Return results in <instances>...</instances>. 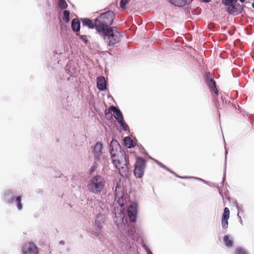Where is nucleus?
Wrapping results in <instances>:
<instances>
[{"label":"nucleus","mask_w":254,"mask_h":254,"mask_svg":"<svg viewBox=\"0 0 254 254\" xmlns=\"http://www.w3.org/2000/svg\"><path fill=\"white\" fill-rule=\"evenodd\" d=\"M137 206L136 203H132L128 207L127 212L129 220L131 222H134L136 220Z\"/></svg>","instance_id":"9"},{"label":"nucleus","mask_w":254,"mask_h":254,"mask_svg":"<svg viewBox=\"0 0 254 254\" xmlns=\"http://www.w3.org/2000/svg\"><path fill=\"white\" fill-rule=\"evenodd\" d=\"M110 110L113 112L114 117L117 120L118 122L124 119L121 111L118 108L111 106L110 107Z\"/></svg>","instance_id":"14"},{"label":"nucleus","mask_w":254,"mask_h":254,"mask_svg":"<svg viewBox=\"0 0 254 254\" xmlns=\"http://www.w3.org/2000/svg\"><path fill=\"white\" fill-rule=\"evenodd\" d=\"M226 9L229 14L236 15L242 12L243 7L240 4L236 3L229 6L226 7Z\"/></svg>","instance_id":"11"},{"label":"nucleus","mask_w":254,"mask_h":254,"mask_svg":"<svg viewBox=\"0 0 254 254\" xmlns=\"http://www.w3.org/2000/svg\"><path fill=\"white\" fill-rule=\"evenodd\" d=\"M236 207L238 211L237 216L239 217L240 219H241V217L239 216V214L242 211V206L241 205H237ZM241 222H242V220H241Z\"/></svg>","instance_id":"31"},{"label":"nucleus","mask_w":254,"mask_h":254,"mask_svg":"<svg viewBox=\"0 0 254 254\" xmlns=\"http://www.w3.org/2000/svg\"><path fill=\"white\" fill-rule=\"evenodd\" d=\"M230 216V210L228 208L225 207L224 209V212L223 213L221 225L222 227L224 229H226L228 226V219Z\"/></svg>","instance_id":"13"},{"label":"nucleus","mask_w":254,"mask_h":254,"mask_svg":"<svg viewBox=\"0 0 254 254\" xmlns=\"http://www.w3.org/2000/svg\"><path fill=\"white\" fill-rule=\"evenodd\" d=\"M69 14L70 12L67 10H64L63 11V19L65 22H68L69 21Z\"/></svg>","instance_id":"24"},{"label":"nucleus","mask_w":254,"mask_h":254,"mask_svg":"<svg viewBox=\"0 0 254 254\" xmlns=\"http://www.w3.org/2000/svg\"><path fill=\"white\" fill-rule=\"evenodd\" d=\"M59 6L61 9H64L67 7V4L64 0H59Z\"/></svg>","instance_id":"27"},{"label":"nucleus","mask_w":254,"mask_h":254,"mask_svg":"<svg viewBox=\"0 0 254 254\" xmlns=\"http://www.w3.org/2000/svg\"><path fill=\"white\" fill-rule=\"evenodd\" d=\"M103 153V144L100 142H97L93 148L94 156L97 160H100Z\"/></svg>","instance_id":"12"},{"label":"nucleus","mask_w":254,"mask_h":254,"mask_svg":"<svg viewBox=\"0 0 254 254\" xmlns=\"http://www.w3.org/2000/svg\"><path fill=\"white\" fill-rule=\"evenodd\" d=\"M106 40V42L110 46L114 45L119 43L122 37L121 34L117 30L116 27L109 28V29L105 31L103 34H100Z\"/></svg>","instance_id":"5"},{"label":"nucleus","mask_w":254,"mask_h":254,"mask_svg":"<svg viewBox=\"0 0 254 254\" xmlns=\"http://www.w3.org/2000/svg\"><path fill=\"white\" fill-rule=\"evenodd\" d=\"M252 6H253V7L254 8V2L253 3Z\"/></svg>","instance_id":"41"},{"label":"nucleus","mask_w":254,"mask_h":254,"mask_svg":"<svg viewBox=\"0 0 254 254\" xmlns=\"http://www.w3.org/2000/svg\"><path fill=\"white\" fill-rule=\"evenodd\" d=\"M114 13L113 11H108L101 14L95 20V28L99 34H103L105 31L109 29L114 20Z\"/></svg>","instance_id":"3"},{"label":"nucleus","mask_w":254,"mask_h":254,"mask_svg":"<svg viewBox=\"0 0 254 254\" xmlns=\"http://www.w3.org/2000/svg\"><path fill=\"white\" fill-rule=\"evenodd\" d=\"M204 2H209L211 1V0H202Z\"/></svg>","instance_id":"38"},{"label":"nucleus","mask_w":254,"mask_h":254,"mask_svg":"<svg viewBox=\"0 0 254 254\" xmlns=\"http://www.w3.org/2000/svg\"><path fill=\"white\" fill-rule=\"evenodd\" d=\"M14 203H15L18 210L20 211L22 209L23 206L21 203V197L20 196H17L16 197Z\"/></svg>","instance_id":"21"},{"label":"nucleus","mask_w":254,"mask_h":254,"mask_svg":"<svg viewBox=\"0 0 254 254\" xmlns=\"http://www.w3.org/2000/svg\"><path fill=\"white\" fill-rule=\"evenodd\" d=\"M206 82L211 91H214L215 93L218 94V90L216 89V84L215 81L211 78H207Z\"/></svg>","instance_id":"18"},{"label":"nucleus","mask_w":254,"mask_h":254,"mask_svg":"<svg viewBox=\"0 0 254 254\" xmlns=\"http://www.w3.org/2000/svg\"><path fill=\"white\" fill-rule=\"evenodd\" d=\"M117 189L115 190V200H117L118 206L115 203V222L118 226L125 225L127 222V219L125 218L126 210L125 207V202L123 193L118 194Z\"/></svg>","instance_id":"2"},{"label":"nucleus","mask_w":254,"mask_h":254,"mask_svg":"<svg viewBox=\"0 0 254 254\" xmlns=\"http://www.w3.org/2000/svg\"><path fill=\"white\" fill-rule=\"evenodd\" d=\"M222 2L226 7H227L237 3V0H222Z\"/></svg>","instance_id":"25"},{"label":"nucleus","mask_w":254,"mask_h":254,"mask_svg":"<svg viewBox=\"0 0 254 254\" xmlns=\"http://www.w3.org/2000/svg\"><path fill=\"white\" fill-rule=\"evenodd\" d=\"M163 164H162L161 162L159 163V164H158V165L161 167V165H162Z\"/></svg>","instance_id":"40"},{"label":"nucleus","mask_w":254,"mask_h":254,"mask_svg":"<svg viewBox=\"0 0 254 254\" xmlns=\"http://www.w3.org/2000/svg\"><path fill=\"white\" fill-rule=\"evenodd\" d=\"M125 144L128 148L133 147L132 141L129 137H126L124 139Z\"/></svg>","instance_id":"23"},{"label":"nucleus","mask_w":254,"mask_h":254,"mask_svg":"<svg viewBox=\"0 0 254 254\" xmlns=\"http://www.w3.org/2000/svg\"><path fill=\"white\" fill-rule=\"evenodd\" d=\"M169 3L175 6L182 7L190 3L192 0H167Z\"/></svg>","instance_id":"15"},{"label":"nucleus","mask_w":254,"mask_h":254,"mask_svg":"<svg viewBox=\"0 0 254 254\" xmlns=\"http://www.w3.org/2000/svg\"><path fill=\"white\" fill-rule=\"evenodd\" d=\"M161 167L164 169H168V168L166 167L164 165L162 164V165H161Z\"/></svg>","instance_id":"35"},{"label":"nucleus","mask_w":254,"mask_h":254,"mask_svg":"<svg viewBox=\"0 0 254 254\" xmlns=\"http://www.w3.org/2000/svg\"><path fill=\"white\" fill-rule=\"evenodd\" d=\"M234 254H248L247 252L243 248L238 247L235 250Z\"/></svg>","instance_id":"28"},{"label":"nucleus","mask_w":254,"mask_h":254,"mask_svg":"<svg viewBox=\"0 0 254 254\" xmlns=\"http://www.w3.org/2000/svg\"><path fill=\"white\" fill-rule=\"evenodd\" d=\"M166 170H167L169 172H170V171H171L169 168H168V169H166Z\"/></svg>","instance_id":"42"},{"label":"nucleus","mask_w":254,"mask_h":254,"mask_svg":"<svg viewBox=\"0 0 254 254\" xmlns=\"http://www.w3.org/2000/svg\"><path fill=\"white\" fill-rule=\"evenodd\" d=\"M71 27L73 31H78L80 30V22L77 19H74L71 22Z\"/></svg>","instance_id":"20"},{"label":"nucleus","mask_w":254,"mask_h":254,"mask_svg":"<svg viewBox=\"0 0 254 254\" xmlns=\"http://www.w3.org/2000/svg\"><path fill=\"white\" fill-rule=\"evenodd\" d=\"M155 162H156L158 165L159 164L160 162L156 159H153Z\"/></svg>","instance_id":"37"},{"label":"nucleus","mask_w":254,"mask_h":254,"mask_svg":"<svg viewBox=\"0 0 254 254\" xmlns=\"http://www.w3.org/2000/svg\"><path fill=\"white\" fill-rule=\"evenodd\" d=\"M97 85L98 89L100 91H104L106 89V81L103 76H100L97 78Z\"/></svg>","instance_id":"16"},{"label":"nucleus","mask_w":254,"mask_h":254,"mask_svg":"<svg viewBox=\"0 0 254 254\" xmlns=\"http://www.w3.org/2000/svg\"><path fill=\"white\" fill-rule=\"evenodd\" d=\"M111 112H112V111H111L110 110V108H109L108 110H106L105 111V114H106V115H107L108 114H110Z\"/></svg>","instance_id":"33"},{"label":"nucleus","mask_w":254,"mask_h":254,"mask_svg":"<svg viewBox=\"0 0 254 254\" xmlns=\"http://www.w3.org/2000/svg\"><path fill=\"white\" fill-rule=\"evenodd\" d=\"M16 197V193L12 190H7L3 192V200L8 203H13Z\"/></svg>","instance_id":"10"},{"label":"nucleus","mask_w":254,"mask_h":254,"mask_svg":"<svg viewBox=\"0 0 254 254\" xmlns=\"http://www.w3.org/2000/svg\"><path fill=\"white\" fill-rule=\"evenodd\" d=\"M146 167V161L142 158H136L134 165V174L136 177L141 178L144 174Z\"/></svg>","instance_id":"7"},{"label":"nucleus","mask_w":254,"mask_h":254,"mask_svg":"<svg viewBox=\"0 0 254 254\" xmlns=\"http://www.w3.org/2000/svg\"><path fill=\"white\" fill-rule=\"evenodd\" d=\"M155 162H156L158 165L159 164L160 162L156 159H153Z\"/></svg>","instance_id":"36"},{"label":"nucleus","mask_w":254,"mask_h":254,"mask_svg":"<svg viewBox=\"0 0 254 254\" xmlns=\"http://www.w3.org/2000/svg\"><path fill=\"white\" fill-rule=\"evenodd\" d=\"M128 235L133 239H138V238H140V235L138 234L136 230H134V232H132V230L131 231L129 230L128 232Z\"/></svg>","instance_id":"22"},{"label":"nucleus","mask_w":254,"mask_h":254,"mask_svg":"<svg viewBox=\"0 0 254 254\" xmlns=\"http://www.w3.org/2000/svg\"><path fill=\"white\" fill-rule=\"evenodd\" d=\"M20 253L21 254H38L39 250L34 243L28 242L22 245Z\"/></svg>","instance_id":"8"},{"label":"nucleus","mask_w":254,"mask_h":254,"mask_svg":"<svg viewBox=\"0 0 254 254\" xmlns=\"http://www.w3.org/2000/svg\"><path fill=\"white\" fill-rule=\"evenodd\" d=\"M106 181L104 179L99 175L92 177L87 184L88 190L94 194H99L104 189Z\"/></svg>","instance_id":"4"},{"label":"nucleus","mask_w":254,"mask_h":254,"mask_svg":"<svg viewBox=\"0 0 254 254\" xmlns=\"http://www.w3.org/2000/svg\"><path fill=\"white\" fill-rule=\"evenodd\" d=\"M130 0H121L120 2V7L123 10L126 9V5L129 2Z\"/></svg>","instance_id":"29"},{"label":"nucleus","mask_w":254,"mask_h":254,"mask_svg":"<svg viewBox=\"0 0 254 254\" xmlns=\"http://www.w3.org/2000/svg\"><path fill=\"white\" fill-rule=\"evenodd\" d=\"M80 38L81 40L83 41L84 43H86L87 42V40L85 39L84 36L81 35L80 36Z\"/></svg>","instance_id":"32"},{"label":"nucleus","mask_w":254,"mask_h":254,"mask_svg":"<svg viewBox=\"0 0 254 254\" xmlns=\"http://www.w3.org/2000/svg\"><path fill=\"white\" fill-rule=\"evenodd\" d=\"M98 211L99 212L96 215L93 222L94 229L91 232V234L96 237H98L101 234V230L103 227L106 220L104 210L100 207Z\"/></svg>","instance_id":"6"},{"label":"nucleus","mask_w":254,"mask_h":254,"mask_svg":"<svg viewBox=\"0 0 254 254\" xmlns=\"http://www.w3.org/2000/svg\"><path fill=\"white\" fill-rule=\"evenodd\" d=\"M110 148L112 163L122 177H127L129 170L128 160L125 151L122 149L119 143L115 140L111 142Z\"/></svg>","instance_id":"1"},{"label":"nucleus","mask_w":254,"mask_h":254,"mask_svg":"<svg viewBox=\"0 0 254 254\" xmlns=\"http://www.w3.org/2000/svg\"><path fill=\"white\" fill-rule=\"evenodd\" d=\"M120 126L122 127V129L124 131H128L129 129V127L127 125L125 122L124 119L118 122Z\"/></svg>","instance_id":"26"},{"label":"nucleus","mask_w":254,"mask_h":254,"mask_svg":"<svg viewBox=\"0 0 254 254\" xmlns=\"http://www.w3.org/2000/svg\"><path fill=\"white\" fill-rule=\"evenodd\" d=\"M161 167L164 169H168V168L166 167L164 165L162 164V165H161Z\"/></svg>","instance_id":"34"},{"label":"nucleus","mask_w":254,"mask_h":254,"mask_svg":"<svg viewBox=\"0 0 254 254\" xmlns=\"http://www.w3.org/2000/svg\"><path fill=\"white\" fill-rule=\"evenodd\" d=\"M178 177H179L180 178H182V179H196V180H200L201 181H202L203 182H205V183H206V182L204 181L203 180H202V179H200V178H196V177H180V176H178Z\"/></svg>","instance_id":"30"},{"label":"nucleus","mask_w":254,"mask_h":254,"mask_svg":"<svg viewBox=\"0 0 254 254\" xmlns=\"http://www.w3.org/2000/svg\"><path fill=\"white\" fill-rule=\"evenodd\" d=\"M171 173L174 174L175 175H176V176H178V175H177V174H176L174 172L172 171H170V172Z\"/></svg>","instance_id":"39"},{"label":"nucleus","mask_w":254,"mask_h":254,"mask_svg":"<svg viewBox=\"0 0 254 254\" xmlns=\"http://www.w3.org/2000/svg\"><path fill=\"white\" fill-rule=\"evenodd\" d=\"M83 25L88 27L90 29H93L95 26V23H93L92 21L88 18H83L81 20Z\"/></svg>","instance_id":"19"},{"label":"nucleus","mask_w":254,"mask_h":254,"mask_svg":"<svg viewBox=\"0 0 254 254\" xmlns=\"http://www.w3.org/2000/svg\"><path fill=\"white\" fill-rule=\"evenodd\" d=\"M223 241L225 246L227 248H231L233 246V238L232 236L229 235H225L223 238Z\"/></svg>","instance_id":"17"}]
</instances>
